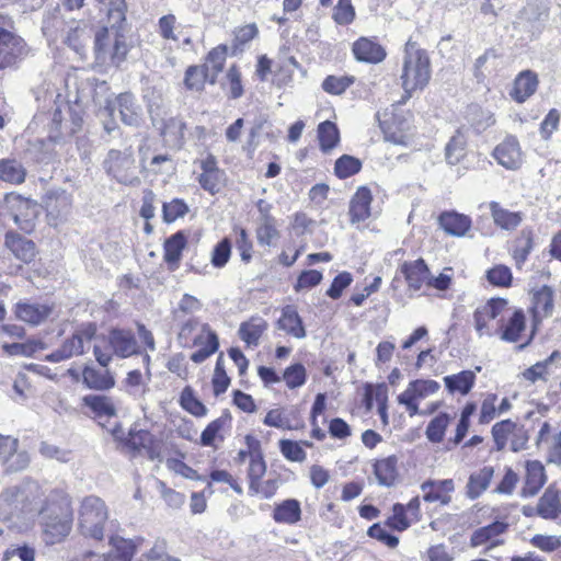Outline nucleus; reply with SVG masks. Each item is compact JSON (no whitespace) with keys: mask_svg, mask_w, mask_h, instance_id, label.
Masks as SVG:
<instances>
[{"mask_svg":"<svg viewBox=\"0 0 561 561\" xmlns=\"http://www.w3.org/2000/svg\"><path fill=\"white\" fill-rule=\"evenodd\" d=\"M46 542L54 545L65 539L71 531L73 512L67 494L53 490L37 511Z\"/></svg>","mask_w":561,"mask_h":561,"instance_id":"obj_1","label":"nucleus"},{"mask_svg":"<svg viewBox=\"0 0 561 561\" xmlns=\"http://www.w3.org/2000/svg\"><path fill=\"white\" fill-rule=\"evenodd\" d=\"M42 492L34 481L4 489L0 494V520L11 523L37 511Z\"/></svg>","mask_w":561,"mask_h":561,"instance_id":"obj_2","label":"nucleus"},{"mask_svg":"<svg viewBox=\"0 0 561 561\" xmlns=\"http://www.w3.org/2000/svg\"><path fill=\"white\" fill-rule=\"evenodd\" d=\"M98 10V15L91 16V20L101 24V28L95 34L94 51L98 60H105L107 47L110 45V32L117 33L124 28L126 22L127 3L126 0H93Z\"/></svg>","mask_w":561,"mask_h":561,"instance_id":"obj_3","label":"nucleus"},{"mask_svg":"<svg viewBox=\"0 0 561 561\" xmlns=\"http://www.w3.org/2000/svg\"><path fill=\"white\" fill-rule=\"evenodd\" d=\"M431 60L426 50L417 47L415 42L405 44L403 69L401 75L402 88L410 95L417 89H424L431 79Z\"/></svg>","mask_w":561,"mask_h":561,"instance_id":"obj_4","label":"nucleus"},{"mask_svg":"<svg viewBox=\"0 0 561 561\" xmlns=\"http://www.w3.org/2000/svg\"><path fill=\"white\" fill-rule=\"evenodd\" d=\"M107 518V507L102 499L89 495L82 500L78 517V526L82 536L98 541L102 540Z\"/></svg>","mask_w":561,"mask_h":561,"instance_id":"obj_5","label":"nucleus"},{"mask_svg":"<svg viewBox=\"0 0 561 561\" xmlns=\"http://www.w3.org/2000/svg\"><path fill=\"white\" fill-rule=\"evenodd\" d=\"M107 174L112 175L118 183L133 184L137 181L135 174V159L130 148L125 150L111 149L103 162Z\"/></svg>","mask_w":561,"mask_h":561,"instance_id":"obj_6","label":"nucleus"},{"mask_svg":"<svg viewBox=\"0 0 561 561\" xmlns=\"http://www.w3.org/2000/svg\"><path fill=\"white\" fill-rule=\"evenodd\" d=\"M27 55L24 39L12 33H0V70L12 67Z\"/></svg>","mask_w":561,"mask_h":561,"instance_id":"obj_7","label":"nucleus"},{"mask_svg":"<svg viewBox=\"0 0 561 561\" xmlns=\"http://www.w3.org/2000/svg\"><path fill=\"white\" fill-rule=\"evenodd\" d=\"M116 108L124 124L128 126H138L140 124V106L137 104L133 93L124 92L118 94L114 101H106L105 110L110 115H113Z\"/></svg>","mask_w":561,"mask_h":561,"instance_id":"obj_8","label":"nucleus"},{"mask_svg":"<svg viewBox=\"0 0 561 561\" xmlns=\"http://www.w3.org/2000/svg\"><path fill=\"white\" fill-rule=\"evenodd\" d=\"M107 343L113 354L119 358L140 354L138 342L131 330L112 328L107 335Z\"/></svg>","mask_w":561,"mask_h":561,"instance_id":"obj_9","label":"nucleus"},{"mask_svg":"<svg viewBox=\"0 0 561 561\" xmlns=\"http://www.w3.org/2000/svg\"><path fill=\"white\" fill-rule=\"evenodd\" d=\"M508 301L502 297H493L485 305L478 307L473 312L474 328L480 336L483 334L491 335L486 332L488 320L496 319L507 307Z\"/></svg>","mask_w":561,"mask_h":561,"instance_id":"obj_10","label":"nucleus"},{"mask_svg":"<svg viewBox=\"0 0 561 561\" xmlns=\"http://www.w3.org/2000/svg\"><path fill=\"white\" fill-rule=\"evenodd\" d=\"M70 19H67L59 5L48 10L42 23V32L48 42H57L64 37L66 30L70 24Z\"/></svg>","mask_w":561,"mask_h":561,"instance_id":"obj_11","label":"nucleus"},{"mask_svg":"<svg viewBox=\"0 0 561 561\" xmlns=\"http://www.w3.org/2000/svg\"><path fill=\"white\" fill-rule=\"evenodd\" d=\"M493 157L499 164L508 170L518 169L522 164V152L516 137H506L494 148Z\"/></svg>","mask_w":561,"mask_h":561,"instance_id":"obj_12","label":"nucleus"},{"mask_svg":"<svg viewBox=\"0 0 561 561\" xmlns=\"http://www.w3.org/2000/svg\"><path fill=\"white\" fill-rule=\"evenodd\" d=\"M421 490L425 502H439L442 505H448L451 501L449 493L455 490V484L453 479H428L421 484Z\"/></svg>","mask_w":561,"mask_h":561,"instance_id":"obj_13","label":"nucleus"},{"mask_svg":"<svg viewBox=\"0 0 561 561\" xmlns=\"http://www.w3.org/2000/svg\"><path fill=\"white\" fill-rule=\"evenodd\" d=\"M4 245L13 253L18 260L25 264H30L36 256L35 242L21 236L18 232H7L4 236Z\"/></svg>","mask_w":561,"mask_h":561,"instance_id":"obj_14","label":"nucleus"},{"mask_svg":"<svg viewBox=\"0 0 561 561\" xmlns=\"http://www.w3.org/2000/svg\"><path fill=\"white\" fill-rule=\"evenodd\" d=\"M438 224L447 234L460 238L471 229L472 220L465 214L449 210L439 215Z\"/></svg>","mask_w":561,"mask_h":561,"instance_id":"obj_15","label":"nucleus"},{"mask_svg":"<svg viewBox=\"0 0 561 561\" xmlns=\"http://www.w3.org/2000/svg\"><path fill=\"white\" fill-rule=\"evenodd\" d=\"M400 271L404 276L410 289L417 291L422 285L427 284L430 268L424 259L420 257L415 261H405L402 263Z\"/></svg>","mask_w":561,"mask_h":561,"instance_id":"obj_16","label":"nucleus"},{"mask_svg":"<svg viewBox=\"0 0 561 561\" xmlns=\"http://www.w3.org/2000/svg\"><path fill=\"white\" fill-rule=\"evenodd\" d=\"M53 310V305L18 302L14 313L19 320L32 325H38L51 314Z\"/></svg>","mask_w":561,"mask_h":561,"instance_id":"obj_17","label":"nucleus"},{"mask_svg":"<svg viewBox=\"0 0 561 561\" xmlns=\"http://www.w3.org/2000/svg\"><path fill=\"white\" fill-rule=\"evenodd\" d=\"M356 60L367 64H378L386 58L385 48L378 43L367 38H358L352 47Z\"/></svg>","mask_w":561,"mask_h":561,"instance_id":"obj_18","label":"nucleus"},{"mask_svg":"<svg viewBox=\"0 0 561 561\" xmlns=\"http://www.w3.org/2000/svg\"><path fill=\"white\" fill-rule=\"evenodd\" d=\"M187 245V236L184 230H179L164 240L163 260L171 271L179 267L182 252Z\"/></svg>","mask_w":561,"mask_h":561,"instance_id":"obj_19","label":"nucleus"},{"mask_svg":"<svg viewBox=\"0 0 561 561\" xmlns=\"http://www.w3.org/2000/svg\"><path fill=\"white\" fill-rule=\"evenodd\" d=\"M547 481L546 470L539 460L526 462L525 485L522 495L525 497L535 496Z\"/></svg>","mask_w":561,"mask_h":561,"instance_id":"obj_20","label":"nucleus"},{"mask_svg":"<svg viewBox=\"0 0 561 561\" xmlns=\"http://www.w3.org/2000/svg\"><path fill=\"white\" fill-rule=\"evenodd\" d=\"M277 329L285 331L295 339H304L307 335L304 321L296 308L287 305L282 309V316L277 320Z\"/></svg>","mask_w":561,"mask_h":561,"instance_id":"obj_21","label":"nucleus"},{"mask_svg":"<svg viewBox=\"0 0 561 561\" xmlns=\"http://www.w3.org/2000/svg\"><path fill=\"white\" fill-rule=\"evenodd\" d=\"M373 195L367 186H359L350 202L351 222H362L370 217Z\"/></svg>","mask_w":561,"mask_h":561,"instance_id":"obj_22","label":"nucleus"},{"mask_svg":"<svg viewBox=\"0 0 561 561\" xmlns=\"http://www.w3.org/2000/svg\"><path fill=\"white\" fill-rule=\"evenodd\" d=\"M538 83L539 81L536 72L531 70H524L515 78L510 95L514 101L524 103L536 92Z\"/></svg>","mask_w":561,"mask_h":561,"instance_id":"obj_23","label":"nucleus"},{"mask_svg":"<svg viewBox=\"0 0 561 561\" xmlns=\"http://www.w3.org/2000/svg\"><path fill=\"white\" fill-rule=\"evenodd\" d=\"M530 295L534 317L539 314L546 318L550 317L553 311V288L549 285H542L539 288L533 289Z\"/></svg>","mask_w":561,"mask_h":561,"instance_id":"obj_24","label":"nucleus"},{"mask_svg":"<svg viewBox=\"0 0 561 561\" xmlns=\"http://www.w3.org/2000/svg\"><path fill=\"white\" fill-rule=\"evenodd\" d=\"M537 513L545 519H556L561 516V491L551 486L546 489L537 504Z\"/></svg>","mask_w":561,"mask_h":561,"instance_id":"obj_25","label":"nucleus"},{"mask_svg":"<svg viewBox=\"0 0 561 561\" xmlns=\"http://www.w3.org/2000/svg\"><path fill=\"white\" fill-rule=\"evenodd\" d=\"M489 208L494 224L501 229L508 231L515 230L524 220V214L522 211H511L503 208L497 202H491Z\"/></svg>","mask_w":561,"mask_h":561,"instance_id":"obj_26","label":"nucleus"},{"mask_svg":"<svg viewBox=\"0 0 561 561\" xmlns=\"http://www.w3.org/2000/svg\"><path fill=\"white\" fill-rule=\"evenodd\" d=\"M82 382L87 388L99 391L110 390L115 386V379L110 370L100 371L89 365L82 370Z\"/></svg>","mask_w":561,"mask_h":561,"instance_id":"obj_27","label":"nucleus"},{"mask_svg":"<svg viewBox=\"0 0 561 561\" xmlns=\"http://www.w3.org/2000/svg\"><path fill=\"white\" fill-rule=\"evenodd\" d=\"M494 474V469L491 466H485L478 472L469 476L466 486V495L470 500L478 499L490 485Z\"/></svg>","mask_w":561,"mask_h":561,"instance_id":"obj_28","label":"nucleus"},{"mask_svg":"<svg viewBox=\"0 0 561 561\" xmlns=\"http://www.w3.org/2000/svg\"><path fill=\"white\" fill-rule=\"evenodd\" d=\"M111 551L103 554L104 561H131L136 546L133 540L119 536L110 538Z\"/></svg>","mask_w":561,"mask_h":561,"instance_id":"obj_29","label":"nucleus"},{"mask_svg":"<svg viewBox=\"0 0 561 561\" xmlns=\"http://www.w3.org/2000/svg\"><path fill=\"white\" fill-rule=\"evenodd\" d=\"M476 382V373L472 370H461L458 374L444 377L445 388L449 393L459 392L462 396L468 394Z\"/></svg>","mask_w":561,"mask_h":561,"instance_id":"obj_30","label":"nucleus"},{"mask_svg":"<svg viewBox=\"0 0 561 561\" xmlns=\"http://www.w3.org/2000/svg\"><path fill=\"white\" fill-rule=\"evenodd\" d=\"M398 457L391 455L374 463V474L380 485L392 486L398 477Z\"/></svg>","mask_w":561,"mask_h":561,"instance_id":"obj_31","label":"nucleus"},{"mask_svg":"<svg viewBox=\"0 0 561 561\" xmlns=\"http://www.w3.org/2000/svg\"><path fill=\"white\" fill-rule=\"evenodd\" d=\"M186 124L180 117H170L162 122L160 135L165 137L173 148L181 149L184 145V130Z\"/></svg>","mask_w":561,"mask_h":561,"instance_id":"obj_32","label":"nucleus"},{"mask_svg":"<svg viewBox=\"0 0 561 561\" xmlns=\"http://www.w3.org/2000/svg\"><path fill=\"white\" fill-rule=\"evenodd\" d=\"M273 518L276 523L296 524L301 518L300 502L296 499H287L277 504L273 511Z\"/></svg>","mask_w":561,"mask_h":561,"instance_id":"obj_33","label":"nucleus"},{"mask_svg":"<svg viewBox=\"0 0 561 561\" xmlns=\"http://www.w3.org/2000/svg\"><path fill=\"white\" fill-rule=\"evenodd\" d=\"M232 416L228 409L222 411V414L211 421L202 432L199 444L204 447H211L215 444V440L217 437H219L221 440L224 439L222 436H220L221 430L231 423Z\"/></svg>","mask_w":561,"mask_h":561,"instance_id":"obj_34","label":"nucleus"},{"mask_svg":"<svg viewBox=\"0 0 561 561\" xmlns=\"http://www.w3.org/2000/svg\"><path fill=\"white\" fill-rule=\"evenodd\" d=\"M526 329V316L522 309H516L508 321L502 325L501 340L515 343Z\"/></svg>","mask_w":561,"mask_h":561,"instance_id":"obj_35","label":"nucleus"},{"mask_svg":"<svg viewBox=\"0 0 561 561\" xmlns=\"http://www.w3.org/2000/svg\"><path fill=\"white\" fill-rule=\"evenodd\" d=\"M267 329V322L261 318H252L240 324L239 336L248 346H257L260 337Z\"/></svg>","mask_w":561,"mask_h":561,"instance_id":"obj_36","label":"nucleus"},{"mask_svg":"<svg viewBox=\"0 0 561 561\" xmlns=\"http://www.w3.org/2000/svg\"><path fill=\"white\" fill-rule=\"evenodd\" d=\"M534 249V232L531 228H524L514 240L513 257L516 265L520 267L528 259Z\"/></svg>","mask_w":561,"mask_h":561,"instance_id":"obj_37","label":"nucleus"},{"mask_svg":"<svg viewBox=\"0 0 561 561\" xmlns=\"http://www.w3.org/2000/svg\"><path fill=\"white\" fill-rule=\"evenodd\" d=\"M26 170L16 159H0V180L11 184H21L25 181Z\"/></svg>","mask_w":561,"mask_h":561,"instance_id":"obj_38","label":"nucleus"},{"mask_svg":"<svg viewBox=\"0 0 561 561\" xmlns=\"http://www.w3.org/2000/svg\"><path fill=\"white\" fill-rule=\"evenodd\" d=\"M467 137L458 129L445 147V160L450 165L458 164L466 156Z\"/></svg>","mask_w":561,"mask_h":561,"instance_id":"obj_39","label":"nucleus"},{"mask_svg":"<svg viewBox=\"0 0 561 561\" xmlns=\"http://www.w3.org/2000/svg\"><path fill=\"white\" fill-rule=\"evenodd\" d=\"M508 528V524L502 520H494L493 523L476 529L470 538L472 547H479L486 543L490 539L504 534Z\"/></svg>","mask_w":561,"mask_h":561,"instance_id":"obj_40","label":"nucleus"},{"mask_svg":"<svg viewBox=\"0 0 561 561\" xmlns=\"http://www.w3.org/2000/svg\"><path fill=\"white\" fill-rule=\"evenodd\" d=\"M83 405L99 417L116 415V409L111 398L103 394H87L82 398Z\"/></svg>","mask_w":561,"mask_h":561,"instance_id":"obj_41","label":"nucleus"},{"mask_svg":"<svg viewBox=\"0 0 561 561\" xmlns=\"http://www.w3.org/2000/svg\"><path fill=\"white\" fill-rule=\"evenodd\" d=\"M318 138L322 152L327 153L335 148L340 141V131L335 123L324 121L318 125Z\"/></svg>","mask_w":561,"mask_h":561,"instance_id":"obj_42","label":"nucleus"},{"mask_svg":"<svg viewBox=\"0 0 561 561\" xmlns=\"http://www.w3.org/2000/svg\"><path fill=\"white\" fill-rule=\"evenodd\" d=\"M179 403L183 410L194 415L195 417H203L207 414L208 409L196 397L194 389L191 386H185L181 391Z\"/></svg>","mask_w":561,"mask_h":561,"instance_id":"obj_43","label":"nucleus"},{"mask_svg":"<svg viewBox=\"0 0 561 561\" xmlns=\"http://www.w3.org/2000/svg\"><path fill=\"white\" fill-rule=\"evenodd\" d=\"M203 330L207 332V339L205 345L191 355V360L195 364H202L219 348V337L217 333L210 330L208 324H204Z\"/></svg>","mask_w":561,"mask_h":561,"instance_id":"obj_44","label":"nucleus"},{"mask_svg":"<svg viewBox=\"0 0 561 561\" xmlns=\"http://www.w3.org/2000/svg\"><path fill=\"white\" fill-rule=\"evenodd\" d=\"M450 415L446 412L438 413L426 426V437L431 443H440L444 439L446 428L450 422Z\"/></svg>","mask_w":561,"mask_h":561,"instance_id":"obj_45","label":"nucleus"},{"mask_svg":"<svg viewBox=\"0 0 561 561\" xmlns=\"http://www.w3.org/2000/svg\"><path fill=\"white\" fill-rule=\"evenodd\" d=\"M362 161L351 154H342L334 163V174L339 179H346L362 170Z\"/></svg>","mask_w":561,"mask_h":561,"instance_id":"obj_46","label":"nucleus"},{"mask_svg":"<svg viewBox=\"0 0 561 561\" xmlns=\"http://www.w3.org/2000/svg\"><path fill=\"white\" fill-rule=\"evenodd\" d=\"M515 430H517V424L510 419L497 422L492 426L491 433L497 451L505 448L508 435L514 433Z\"/></svg>","mask_w":561,"mask_h":561,"instance_id":"obj_47","label":"nucleus"},{"mask_svg":"<svg viewBox=\"0 0 561 561\" xmlns=\"http://www.w3.org/2000/svg\"><path fill=\"white\" fill-rule=\"evenodd\" d=\"M234 37L231 45V55L236 56L243 50V46L257 36L259 30L256 24H247L234 31Z\"/></svg>","mask_w":561,"mask_h":561,"instance_id":"obj_48","label":"nucleus"},{"mask_svg":"<svg viewBox=\"0 0 561 561\" xmlns=\"http://www.w3.org/2000/svg\"><path fill=\"white\" fill-rule=\"evenodd\" d=\"M188 206L181 198H173L171 202L162 204V220L165 224H172L176 219L184 217L188 213Z\"/></svg>","mask_w":561,"mask_h":561,"instance_id":"obj_49","label":"nucleus"},{"mask_svg":"<svg viewBox=\"0 0 561 561\" xmlns=\"http://www.w3.org/2000/svg\"><path fill=\"white\" fill-rule=\"evenodd\" d=\"M230 377L225 369V360L222 353L217 357L214 376H213V390L216 397L225 393L230 386Z\"/></svg>","mask_w":561,"mask_h":561,"instance_id":"obj_50","label":"nucleus"},{"mask_svg":"<svg viewBox=\"0 0 561 561\" xmlns=\"http://www.w3.org/2000/svg\"><path fill=\"white\" fill-rule=\"evenodd\" d=\"M282 379L289 389L299 388L307 381V370L301 363L291 364L285 368Z\"/></svg>","mask_w":561,"mask_h":561,"instance_id":"obj_51","label":"nucleus"},{"mask_svg":"<svg viewBox=\"0 0 561 561\" xmlns=\"http://www.w3.org/2000/svg\"><path fill=\"white\" fill-rule=\"evenodd\" d=\"M485 277L492 286L511 287L513 274L508 266L499 264L486 271Z\"/></svg>","mask_w":561,"mask_h":561,"instance_id":"obj_52","label":"nucleus"},{"mask_svg":"<svg viewBox=\"0 0 561 561\" xmlns=\"http://www.w3.org/2000/svg\"><path fill=\"white\" fill-rule=\"evenodd\" d=\"M354 83V77L352 76H328L322 81V89L330 94L340 95L346 91Z\"/></svg>","mask_w":561,"mask_h":561,"instance_id":"obj_53","label":"nucleus"},{"mask_svg":"<svg viewBox=\"0 0 561 561\" xmlns=\"http://www.w3.org/2000/svg\"><path fill=\"white\" fill-rule=\"evenodd\" d=\"M266 472V462L264 460V456H255V458H250V466L248 470V479H249V492H256L259 481H261L262 477Z\"/></svg>","mask_w":561,"mask_h":561,"instance_id":"obj_54","label":"nucleus"},{"mask_svg":"<svg viewBox=\"0 0 561 561\" xmlns=\"http://www.w3.org/2000/svg\"><path fill=\"white\" fill-rule=\"evenodd\" d=\"M44 343L41 341H28L26 343H5L2 345L3 351L9 355H23L31 357L38 350H43Z\"/></svg>","mask_w":561,"mask_h":561,"instance_id":"obj_55","label":"nucleus"},{"mask_svg":"<svg viewBox=\"0 0 561 561\" xmlns=\"http://www.w3.org/2000/svg\"><path fill=\"white\" fill-rule=\"evenodd\" d=\"M282 455L289 461L302 462L307 454L299 442L291 439H280L278 443Z\"/></svg>","mask_w":561,"mask_h":561,"instance_id":"obj_56","label":"nucleus"},{"mask_svg":"<svg viewBox=\"0 0 561 561\" xmlns=\"http://www.w3.org/2000/svg\"><path fill=\"white\" fill-rule=\"evenodd\" d=\"M323 279L322 272L318 270H304L294 284V290L299 293L305 289H311L318 286Z\"/></svg>","mask_w":561,"mask_h":561,"instance_id":"obj_57","label":"nucleus"},{"mask_svg":"<svg viewBox=\"0 0 561 561\" xmlns=\"http://www.w3.org/2000/svg\"><path fill=\"white\" fill-rule=\"evenodd\" d=\"M355 19L352 0H339L333 9V20L339 25H347Z\"/></svg>","mask_w":561,"mask_h":561,"instance_id":"obj_58","label":"nucleus"},{"mask_svg":"<svg viewBox=\"0 0 561 561\" xmlns=\"http://www.w3.org/2000/svg\"><path fill=\"white\" fill-rule=\"evenodd\" d=\"M153 443L152 434L147 430H130L128 436L124 439V444L133 450L147 448V445Z\"/></svg>","mask_w":561,"mask_h":561,"instance_id":"obj_59","label":"nucleus"},{"mask_svg":"<svg viewBox=\"0 0 561 561\" xmlns=\"http://www.w3.org/2000/svg\"><path fill=\"white\" fill-rule=\"evenodd\" d=\"M393 514L388 517L386 520V525L393 530L404 531L410 527V522L407 517V508L405 505L401 503H396L392 506Z\"/></svg>","mask_w":561,"mask_h":561,"instance_id":"obj_60","label":"nucleus"},{"mask_svg":"<svg viewBox=\"0 0 561 561\" xmlns=\"http://www.w3.org/2000/svg\"><path fill=\"white\" fill-rule=\"evenodd\" d=\"M352 282L353 276L350 272H341L333 278L330 287L325 291V295L331 299H339Z\"/></svg>","mask_w":561,"mask_h":561,"instance_id":"obj_61","label":"nucleus"},{"mask_svg":"<svg viewBox=\"0 0 561 561\" xmlns=\"http://www.w3.org/2000/svg\"><path fill=\"white\" fill-rule=\"evenodd\" d=\"M206 77L202 75V70L195 65L188 66L185 70L184 85L190 91H204Z\"/></svg>","mask_w":561,"mask_h":561,"instance_id":"obj_62","label":"nucleus"},{"mask_svg":"<svg viewBox=\"0 0 561 561\" xmlns=\"http://www.w3.org/2000/svg\"><path fill=\"white\" fill-rule=\"evenodd\" d=\"M231 255V241L228 238L221 239L213 249L211 264L215 267H224Z\"/></svg>","mask_w":561,"mask_h":561,"instance_id":"obj_63","label":"nucleus"},{"mask_svg":"<svg viewBox=\"0 0 561 561\" xmlns=\"http://www.w3.org/2000/svg\"><path fill=\"white\" fill-rule=\"evenodd\" d=\"M367 535L370 538H374L389 548H396L399 545V538L389 533L386 528H383L379 523L373 524L368 530Z\"/></svg>","mask_w":561,"mask_h":561,"instance_id":"obj_64","label":"nucleus"}]
</instances>
